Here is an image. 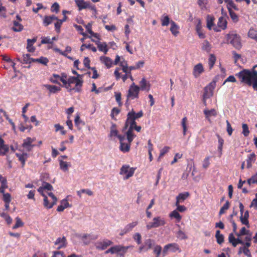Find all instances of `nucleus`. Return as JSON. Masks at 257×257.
Returning a JSON list of instances; mask_svg holds the SVG:
<instances>
[{"label":"nucleus","instance_id":"nucleus-1","mask_svg":"<svg viewBox=\"0 0 257 257\" xmlns=\"http://www.w3.org/2000/svg\"><path fill=\"white\" fill-rule=\"evenodd\" d=\"M83 83L82 75L78 74L77 77L69 76L64 87L69 92L74 90L75 92H80L82 90Z\"/></svg>","mask_w":257,"mask_h":257},{"label":"nucleus","instance_id":"nucleus-2","mask_svg":"<svg viewBox=\"0 0 257 257\" xmlns=\"http://www.w3.org/2000/svg\"><path fill=\"white\" fill-rule=\"evenodd\" d=\"M256 67L257 65L254 66L251 70L243 69L236 73L235 75H239L245 78L249 79L251 81L255 82V85H257V70H255V68Z\"/></svg>","mask_w":257,"mask_h":257},{"label":"nucleus","instance_id":"nucleus-3","mask_svg":"<svg viewBox=\"0 0 257 257\" xmlns=\"http://www.w3.org/2000/svg\"><path fill=\"white\" fill-rule=\"evenodd\" d=\"M227 44H230L237 50L241 49L242 47L240 37L235 32H231L226 35Z\"/></svg>","mask_w":257,"mask_h":257},{"label":"nucleus","instance_id":"nucleus-4","mask_svg":"<svg viewBox=\"0 0 257 257\" xmlns=\"http://www.w3.org/2000/svg\"><path fill=\"white\" fill-rule=\"evenodd\" d=\"M143 114L144 113L142 110H140L138 113H136L135 110L132 109V110L128 112L127 114V118L125 123V127H127L129 123L135 124V123H137L136 120L142 117L143 116Z\"/></svg>","mask_w":257,"mask_h":257},{"label":"nucleus","instance_id":"nucleus-5","mask_svg":"<svg viewBox=\"0 0 257 257\" xmlns=\"http://www.w3.org/2000/svg\"><path fill=\"white\" fill-rule=\"evenodd\" d=\"M140 90V87L135 85V83H133L130 85L127 91L126 101L127 102L129 99L133 100L135 98H138Z\"/></svg>","mask_w":257,"mask_h":257},{"label":"nucleus","instance_id":"nucleus-6","mask_svg":"<svg viewBox=\"0 0 257 257\" xmlns=\"http://www.w3.org/2000/svg\"><path fill=\"white\" fill-rule=\"evenodd\" d=\"M118 139L120 142L119 150L123 153L128 152L132 142L129 141L127 138H126L125 135H119L118 136Z\"/></svg>","mask_w":257,"mask_h":257},{"label":"nucleus","instance_id":"nucleus-7","mask_svg":"<svg viewBox=\"0 0 257 257\" xmlns=\"http://www.w3.org/2000/svg\"><path fill=\"white\" fill-rule=\"evenodd\" d=\"M166 224L165 219L161 216L155 217L152 222H150L146 225L147 229L149 230L153 228H157L164 226Z\"/></svg>","mask_w":257,"mask_h":257},{"label":"nucleus","instance_id":"nucleus-8","mask_svg":"<svg viewBox=\"0 0 257 257\" xmlns=\"http://www.w3.org/2000/svg\"><path fill=\"white\" fill-rule=\"evenodd\" d=\"M133 247V245H115L113 246V254H116L117 257H124L128 249Z\"/></svg>","mask_w":257,"mask_h":257},{"label":"nucleus","instance_id":"nucleus-9","mask_svg":"<svg viewBox=\"0 0 257 257\" xmlns=\"http://www.w3.org/2000/svg\"><path fill=\"white\" fill-rule=\"evenodd\" d=\"M130 125L128 130L126 133V136H127V140L130 142H133L134 139L136 137V136L133 133V130H135L138 132H140L141 131V126H138L137 125V123H135V124H133L132 123H129Z\"/></svg>","mask_w":257,"mask_h":257},{"label":"nucleus","instance_id":"nucleus-10","mask_svg":"<svg viewBox=\"0 0 257 257\" xmlns=\"http://www.w3.org/2000/svg\"><path fill=\"white\" fill-rule=\"evenodd\" d=\"M112 244L113 242L110 240L104 239L102 240H99L96 242L94 243V246L97 250H103Z\"/></svg>","mask_w":257,"mask_h":257},{"label":"nucleus","instance_id":"nucleus-11","mask_svg":"<svg viewBox=\"0 0 257 257\" xmlns=\"http://www.w3.org/2000/svg\"><path fill=\"white\" fill-rule=\"evenodd\" d=\"M135 170L136 168H130L128 165H124L120 169V174H125L126 176L124 179H128L129 178L133 176Z\"/></svg>","mask_w":257,"mask_h":257},{"label":"nucleus","instance_id":"nucleus-12","mask_svg":"<svg viewBox=\"0 0 257 257\" xmlns=\"http://www.w3.org/2000/svg\"><path fill=\"white\" fill-rule=\"evenodd\" d=\"M75 2L79 11L88 8L96 11L95 6H91L89 2H85L84 0H75Z\"/></svg>","mask_w":257,"mask_h":257},{"label":"nucleus","instance_id":"nucleus-13","mask_svg":"<svg viewBox=\"0 0 257 257\" xmlns=\"http://www.w3.org/2000/svg\"><path fill=\"white\" fill-rule=\"evenodd\" d=\"M179 250V245L176 243H169L164 246L162 251V254L163 256H165L167 255L169 250L173 252H175Z\"/></svg>","mask_w":257,"mask_h":257},{"label":"nucleus","instance_id":"nucleus-14","mask_svg":"<svg viewBox=\"0 0 257 257\" xmlns=\"http://www.w3.org/2000/svg\"><path fill=\"white\" fill-rule=\"evenodd\" d=\"M227 27V21L223 17H220L218 19L217 26L213 28L215 32H220L221 30H225Z\"/></svg>","mask_w":257,"mask_h":257},{"label":"nucleus","instance_id":"nucleus-15","mask_svg":"<svg viewBox=\"0 0 257 257\" xmlns=\"http://www.w3.org/2000/svg\"><path fill=\"white\" fill-rule=\"evenodd\" d=\"M214 89V87L212 85L211 83H210L208 85L206 86L204 90L203 95V99H207L211 97L213 94Z\"/></svg>","mask_w":257,"mask_h":257},{"label":"nucleus","instance_id":"nucleus-16","mask_svg":"<svg viewBox=\"0 0 257 257\" xmlns=\"http://www.w3.org/2000/svg\"><path fill=\"white\" fill-rule=\"evenodd\" d=\"M33 142V139L30 137H28L24 140L22 146L24 148L26 149L27 151L30 152L35 146L34 145L32 144Z\"/></svg>","mask_w":257,"mask_h":257},{"label":"nucleus","instance_id":"nucleus-17","mask_svg":"<svg viewBox=\"0 0 257 257\" xmlns=\"http://www.w3.org/2000/svg\"><path fill=\"white\" fill-rule=\"evenodd\" d=\"M67 244V239L64 236L58 238L55 242V245H58V249L65 247Z\"/></svg>","mask_w":257,"mask_h":257},{"label":"nucleus","instance_id":"nucleus-18","mask_svg":"<svg viewBox=\"0 0 257 257\" xmlns=\"http://www.w3.org/2000/svg\"><path fill=\"white\" fill-rule=\"evenodd\" d=\"M249 212L246 210L244 214H240V220L242 224L245 225L247 227H249V223L248 221Z\"/></svg>","mask_w":257,"mask_h":257},{"label":"nucleus","instance_id":"nucleus-19","mask_svg":"<svg viewBox=\"0 0 257 257\" xmlns=\"http://www.w3.org/2000/svg\"><path fill=\"white\" fill-rule=\"evenodd\" d=\"M203 72L204 68L202 64L201 63H198L194 67L193 74L195 77H197Z\"/></svg>","mask_w":257,"mask_h":257},{"label":"nucleus","instance_id":"nucleus-20","mask_svg":"<svg viewBox=\"0 0 257 257\" xmlns=\"http://www.w3.org/2000/svg\"><path fill=\"white\" fill-rule=\"evenodd\" d=\"M72 205L70 204L67 198L63 199L61 201V204L57 207V210L58 212L63 211L65 208L71 207Z\"/></svg>","mask_w":257,"mask_h":257},{"label":"nucleus","instance_id":"nucleus-21","mask_svg":"<svg viewBox=\"0 0 257 257\" xmlns=\"http://www.w3.org/2000/svg\"><path fill=\"white\" fill-rule=\"evenodd\" d=\"M4 140L0 137V155L4 156L9 150L8 145H5Z\"/></svg>","mask_w":257,"mask_h":257},{"label":"nucleus","instance_id":"nucleus-22","mask_svg":"<svg viewBox=\"0 0 257 257\" xmlns=\"http://www.w3.org/2000/svg\"><path fill=\"white\" fill-rule=\"evenodd\" d=\"M55 20H58V18L55 15L50 16H46L44 17L43 19V25L45 27L48 26L49 25L52 24Z\"/></svg>","mask_w":257,"mask_h":257},{"label":"nucleus","instance_id":"nucleus-23","mask_svg":"<svg viewBox=\"0 0 257 257\" xmlns=\"http://www.w3.org/2000/svg\"><path fill=\"white\" fill-rule=\"evenodd\" d=\"M189 193L188 192L179 193L176 197V201L175 203H177V204L183 203L189 197Z\"/></svg>","mask_w":257,"mask_h":257},{"label":"nucleus","instance_id":"nucleus-24","mask_svg":"<svg viewBox=\"0 0 257 257\" xmlns=\"http://www.w3.org/2000/svg\"><path fill=\"white\" fill-rule=\"evenodd\" d=\"M170 24H171V27H170V30L171 32V33L172 34V35L176 37L179 33V27L176 24V23L173 21H171Z\"/></svg>","mask_w":257,"mask_h":257},{"label":"nucleus","instance_id":"nucleus-25","mask_svg":"<svg viewBox=\"0 0 257 257\" xmlns=\"http://www.w3.org/2000/svg\"><path fill=\"white\" fill-rule=\"evenodd\" d=\"M215 18L213 16L208 15L206 17V26L207 28L209 30L213 29V28L216 26L214 25V21Z\"/></svg>","mask_w":257,"mask_h":257},{"label":"nucleus","instance_id":"nucleus-26","mask_svg":"<svg viewBox=\"0 0 257 257\" xmlns=\"http://www.w3.org/2000/svg\"><path fill=\"white\" fill-rule=\"evenodd\" d=\"M101 62L104 64L107 68H110L112 66V60L108 57L101 56L100 57Z\"/></svg>","mask_w":257,"mask_h":257},{"label":"nucleus","instance_id":"nucleus-27","mask_svg":"<svg viewBox=\"0 0 257 257\" xmlns=\"http://www.w3.org/2000/svg\"><path fill=\"white\" fill-rule=\"evenodd\" d=\"M36 41L37 39L36 38H34L32 39H28L27 40V49L28 52H34L35 51V48L33 46V44L36 42Z\"/></svg>","mask_w":257,"mask_h":257},{"label":"nucleus","instance_id":"nucleus-28","mask_svg":"<svg viewBox=\"0 0 257 257\" xmlns=\"http://www.w3.org/2000/svg\"><path fill=\"white\" fill-rule=\"evenodd\" d=\"M255 161V155L254 153H252L247 156V159H246V168H250L252 166V163H254Z\"/></svg>","mask_w":257,"mask_h":257},{"label":"nucleus","instance_id":"nucleus-29","mask_svg":"<svg viewBox=\"0 0 257 257\" xmlns=\"http://www.w3.org/2000/svg\"><path fill=\"white\" fill-rule=\"evenodd\" d=\"M44 86L47 89L50 93H56L61 90L60 87L50 84H45Z\"/></svg>","mask_w":257,"mask_h":257},{"label":"nucleus","instance_id":"nucleus-30","mask_svg":"<svg viewBox=\"0 0 257 257\" xmlns=\"http://www.w3.org/2000/svg\"><path fill=\"white\" fill-rule=\"evenodd\" d=\"M8 188L7 179L0 175V192L4 193V190Z\"/></svg>","mask_w":257,"mask_h":257},{"label":"nucleus","instance_id":"nucleus-31","mask_svg":"<svg viewBox=\"0 0 257 257\" xmlns=\"http://www.w3.org/2000/svg\"><path fill=\"white\" fill-rule=\"evenodd\" d=\"M99 51L104 52L105 54L108 52L107 44L105 42L101 43L100 42H96Z\"/></svg>","mask_w":257,"mask_h":257},{"label":"nucleus","instance_id":"nucleus-32","mask_svg":"<svg viewBox=\"0 0 257 257\" xmlns=\"http://www.w3.org/2000/svg\"><path fill=\"white\" fill-rule=\"evenodd\" d=\"M16 156L18 158L19 160L21 162L22 167L25 165V162L28 158V155L27 153L16 154Z\"/></svg>","mask_w":257,"mask_h":257},{"label":"nucleus","instance_id":"nucleus-33","mask_svg":"<svg viewBox=\"0 0 257 257\" xmlns=\"http://www.w3.org/2000/svg\"><path fill=\"white\" fill-rule=\"evenodd\" d=\"M216 61V58L215 56L213 54H210L208 61L209 70L212 69V68L213 67Z\"/></svg>","mask_w":257,"mask_h":257},{"label":"nucleus","instance_id":"nucleus-34","mask_svg":"<svg viewBox=\"0 0 257 257\" xmlns=\"http://www.w3.org/2000/svg\"><path fill=\"white\" fill-rule=\"evenodd\" d=\"M54 78H58L59 80L63 83V86L64 87L65 84H66V81L68 80L67 75L65 73H62L61 76H59L58 74H53Z\"/></svg>","mask_w":257,"mask_h":257},{"label":"nucleus","instance_id":"nucleus-35","mask_svg":"<svg viewBox=\"0 0 257 257\" xmlns=\"http://www.w3.org/2000/svg\"><path fill=\"white\" fill-rule=\"evenodd\" d=\"M138 224V222L137 221L132 222L128 224H127L124 227V233H127L131 230Z\"/></svg>","mask_w":257,"mask_h":257},{"label":"nucleus","instance_id":"nucleus-36","mask_svg":"<svg viewBox=\"0 0 257 257\" xmlns=\"http://www.w3.org/2000/svg\"><path fill=\"white\" fill-rule=\"evenodd\" d=\"M14 27L12 28V30L14 32H21L23 29V26L21 25L19 22L14 21L13 22Z\"/></svg>","mask_w":257,"mask_h":257},{"label":"nucleus","instance_id":"nucleus-37","mask_svg":"<svg viewBox=\"0 0 257 257\" xmlns=\"http://www.w3.org/2000/svg\"><path fill=\"white\" fill-rule=\"evenodd\" d=\"M154 244V241L152 239L149 238L145 240L144 245L146 248V251L152 248Z\"/></svg>","mask_w":257,"mask_h":257},{"label":"nucleus","instance_id":"nucleus-38","mask_svg":"<svg viewBox=\"0 0 257 257\" xmlns=\"http://www.w3.org/2000/svg\"><path fill=\"white\" fill-rule=\"evenodd\" d=\"M60 168L64 172H67L68 171V168L70 166V164L63 161L62 160H60Z\"/></svg>","mask_w":257,"mask_h":257},{"label":"nucleus","instance_id":"nucleus-39","mask_svg":"<svg viewBox=\"0 0 257 257\" xmlns=\"http://www.w3.org/2000/svg\"><path fill=\"white\" fill-rule=\"evenodd\" d=\"M215 236L218 244H221L224 242V236L220 233V230H216Z\"/></svg>","mask_w":257,"mask_h":257},{"label":"nucleus","instance_id":"nucleus-40","mask_svg":"<svg viewBox=\"0 0 257 257\" xmlns=\"http://www.w3.org/2000/svg\"><path fill=\"white\" fill-rule=\"evenodd\" d=\"M57 202L52 200L51 202H50L48 199L47 196H45L44 198V206L47 208L50 209L56 204Z\"/></svg>","mask_w":257,"mask_h":257},{"label":"nucleus","instance_id":"nucleus-41","mask_svg":"<svg viewBox=\"0 0 257 257\" xmlns=\"http://www.w3.org/2000/svg\"><path fill=\"white\" fill-rule=\"evenodd\" d=\"M33 62H38L43 64L44 65H47L48 63L49 62V60L46 57H41L39 58L34 59L32 60Z\"/></svg>","mask_w":257,"mask_h":257},{"label":"nucleus","instance_id":"nucleus-42","mask_svg":"<svg viewBox=\"0 0 257 257\" xmlns=\"http://www.w3.org/2000/svg\"><path fill=\"white\" fill-rule=\"evenodd\" d=\"M169 216L171 218H175L178 222H179L182 219L181 216L178 213V211H177L176 210L172 211L170 213Z\"/></svg>","mask_w":257,"mask_h":257},{"label":"nucleus","instance_id":"nucleus-43","mask_svg":"<svg viewBox=\"0 0 257 257\" xmlns=\"http://www.w3.org/2000/svg\"><path fill=\"white\" fill-rule=\"evenodd\" d=\"M204 114L205 115L206 118L211 116H215L217 115V111L215 109H211L210 110L205 109L203 111Z\"/></svg>","mask_w":257,"mask_h":257},{"label":"nucleus","instance_id":"nucleus-44","mask_svg":"<svg viewBox=\"0 0 257 257\" xmlns=\"http://www.w3.org/2000/svg\"><path fill=\"white\" fill-rule=\"evenodd\" d=\"M161 25L162 26H167L169 25V23H170V18L168 16L166 15H163L161 18Z\"/></svg>","mask_w":257,"mask_h":257},{"label":"nucleus","instance_id":"nucleus-45","mask_svg":"<svg viewBox=\"0 0 257 257\" xmlns=\"http://www.w3.org/2000/svg\"><path fill=\"white\" fill-rule=\"evenodd\" d=\"M227 9L229 12V16L231 18L232 20L234 22H237L238 21V17L237 15L231 10L230 8L227 7Z\"/></svg>","mask_w":257,"mask_h":257},{"label":"nucleus","instance_id":"nucleus-46","mask_svg":"<svg viewBox=\"0 0 257 257\" xmlns=\"http://www.w3.org/2000/svg\"><path fill=\"white\" fill-rule=\"evenodd\" d=\"M119 135H118V131L116 129V125L114 123H112L110 127V136H115L118 138V136Z\"/></svg>","mask_w":257,"mask_h":257},{"label":"nucleus","instance_id":"nucleus-47","mask_svg":"<svg viewBox=\"0 0 257 257\" xmlns=\"http://www.w3.org/2000/svg\"><path fill=\"white\" fill-rule=\"evenodd\" d=\"M211 46L209 42L207 40L204 41L202 45V49L207 52H209L211 51Z\"/></svg>","mask_w":257,"mask_h":257},{"label":"nucleus","instance_id":"nucleus-48","mask_svg":"<svg viewBox=\"0 0 257 257\" xmlns=\"http://www.w3.org/2000/svg\"><path fill=\"white\" fill-rule=\"evenodd\" d=\"M33 58L30 57V54H24L22 62L24 64H30L33 62Z\"/></svg>","mask_w":257,"mask_h":257},{"label":"nucleus","instance_id":"nucleus-49","mask_svg":"<svg viewBox=\"0 0 257 257\" xmlns=\"http://www.w3.org/2000/svg\"><path fill=\"white\" fill-rule=\"evenodd\" d=\"M196 32L201 39H203L205 37V34L202 32L201 26L200 24H198L196 27Z\"/></svg>","mask_w":257,"mask_h":257},{"label":"nucleus","instance_id":"nucleus-50","mask_svg":"<svg viewBox=\"0 0 257 257\" xmlns=\"http://www.w3.org/2000/svg\"><path fill=\"white\" fill-rule=\"evenodd\" d=\"M77 195L80 197H81V194L82 193H83V194L86 193L89 196H92L93 194V192L91 190H90L89 189H81V190H80L79 191H78L77 192Z\"/></svg>","mask_w":257,"mask_h":257},{"label":"nucleus","instance_id":"nucleus-51","mask_svg":"<svg viewBox=\"0 0 257 257\" xmlns=\"http://www.w3.org/2000/svg\"><path fill=\"white\" fill-rule=\"evenodd\" d=\"M83 47H85L86 48L91 49L94 52H96L97 51L96 48L94 46H93V45L90 44L88 45L85 44H82L80 47V51L81 52L84 51V49H83Z\"/></svg>","mask_w":257,"mask_h":257},{"label":"nucleus","instance_id":"nucleus-52","mask_svg":"<svg viewBox=\"0 0 257 257\" xmlns=\"http://www.w3.org/2000/svg\"><path fill=\"white\" fill-rule=\"evenodd\" d=\"M56 20L57 21L55 23V30L57 33H60L61 27L62 25V23L65 22V20H59L58 19V20Z\"/></svg>","mask_w":257,"mask_h":257},{"label":"nucleus","instance_id":"nucleus-53","mask_svg":"<svg viewBox=\"0 0 257 257\" xmlns=\"http://www.w3.org/2000/svg\"><path fill=\"white\" fill-rule=\"evenodd\" d=\"M242 134L243 135L244 137H247L249 134V131L248 129V127L247 124L246 123H242Z\"/></svg>","mask_w":257,"mask_h":257},{"label":"nucleus","instance_id":"nucleus-54","mask_svg":"<svg viewBox=\"0 0 257 257\" xmlns=\"http://www.w3.org/2000/svg\"><path fill=\"white\" fill-rule=\"evenodd\" d=\"M162 249V247L160 245H156L154 246L153 248V252L156 254V257H159L161 253Z\"/></svg>","mask_w":257,"mask_h":257},{"label":"nucleus","instance_id":"nucleus-55","mask_svg":"<svg viewBox=\"0 0 257 257\" xmlns=\"http://www.w3.org/2000/svg\"><path fill=\"white\" fill-rule=\"evenodd\" d=\"M187 118L186 117H184L181 121V125L183 127V135L185 136L186 135V133L187 131Z\"/></svg>","mask_w":257,"mask_h":257},{"label":"nucleus","instance_id":"nucleus-56","mask_svg":"<svg viewBox=\"0 0 257 257\" xmlns=\"http://www.w3.org/2000/svg\"><path fill=\"white\" fill-rule=\"evenodd\" d=\"M248 36L251 39L257 40V31L254 29H250L248 33Z\"/></svg>","mask_w":257,"mask_h":257},{"label":"nucleus","instance_id":"nucleus-57","mask_svg":"<svg viewBox=\"0 0 257 257\" xmlns=\"http://www.w3.org/2000/svg\"><path fill=\"white\" fill-rule=\"evenodd\" d=\"M170 149V148L168 146L164 147L161 151L160 153L158 158V160L160 159L162 157H163L165 154L168 153Z\"/></svg>","mask_w":257,"mask_h":257},{"label":"nucleus","instance_id":"nucleus-58","mask_svg":"<svg viewBox=\"0 0 257 257\" xmlns=\"http://www.w3.org/2000/svg\"><path fill=\"white\" fill-rule=\"evenodd\" d=\"M229 207V203L228 201H226L223 206L220 208L219 210V215L223 214L224 213L225 211L227 210Z\"/></svg>","mask_w":257,"mask_h":257},{"label":"nucleus","instance_id":"nucleus-59","mask_svg":"<svg viewBox=\"0 0 257 257\" xmlns=\"http://www.w3.org/2000/svg\"><path fill=\"white\" fill-rule=\"evenodd\" d=\"M210 158L209 156L206 157L202 162V167L204 169H207L210 165Z\"/></svg>","mask_w":257,"mask_h":257},{"label":"nucleus","instance_id":"nucleus-60","mask_svg":"<svg viewBox=\"0 0 257 257\" xmlns=\"http://www.w3.org/2000/svg\"><path fill=\"white\" fill-rule=\"evenodd\" d=\"M133 238L138 244L141 243L142 236L140 233H136L133 236Z\"/></svg>","mask_w":257,"mask_h":257},{"label":"nucleus","instance_id":"nucleus-61","mask_svg":"<svg viewBox=\"0 0 257 257\" xmlns=\"http://www.w3.org/2000/svg\"><path fill=\"white\" fill-rule=\"evenodd\" d=\"M197 3L202 10L206 9L207 0H198Z\"/></svg>","mask_w":257,"mask_h":257},{"label":"nucleus","instance_id":"nucleus-62","mask_svg":"<svg viewBox=\"0 0 257 257\" xmlns=\"http://www.w3.org/2000/svg\"><path fill=\"white\" fill-rule=\"evenodd\" d=\"M23 225H24V223L22 222L21 219L19 217H17L16 218V222L15 225L13 227V228L16 229L18 227L23 226Z\"/></svg>","mask_w":257,"mask_h":257},{"label":"nucleus","instance_id":"nucleus-63","mask_svg":"<svg viewBox=\"0 0 257 257\" xmlns=\"http://www.w3.org/2000/svg\"><path fill=\"white\" fill-rule=\"evenodd\" d=\"M60 10V7L57 3H55L53 4L51 8V11L52 12H55L58 13Z\"/></svg>","mask_w":257,"mask_h":257},{"label":"nucleus","instance_id":"nucleus-64","mask_svg":"<svg viewBox=\"0 0 257 257\" xmlns=\"http://www.w3.org/2000/svg\"><path fill=\"white\" fill-rule=\"evenodd\" d=\"M247 182L249 185L252 184L257 183V175L252 176L247 180Z\"/></svg>","mask_w":257,"mask_h":257}]
</instances>
